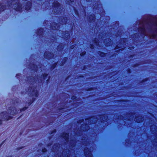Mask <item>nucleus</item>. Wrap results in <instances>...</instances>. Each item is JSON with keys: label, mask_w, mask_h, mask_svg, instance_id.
Wrapping results in <instances>:
<instances>
[{"label": "nucleus", "mask_w": 157, "mask_h": 157, "mask_svg": "<svg viewBox=\"0 0 157 157\" xmlns=\"http://www.w3.org/2000/svg\"><path fill=\"white\" fill-rule=\"evenodd\" d=\"M84 144H85V146H87L88 145H89V144H90V143L88 141H87L86 140L84 142Z\"/></svg>", "instance_id": "5701e85b"}, {"label": "nucleus", "mask_w": 157, "mask_h": 157, "mask_svg": "<svg viewBox=\"0 0 157 157\" xmlns=\"http://www.w3.org/2000/svg\"><path fill=\"white\" fill-rule=\"evenodd\" d=\"M91 17H92V19H90V20L93 21V20H94L95 19V17H94L93 16H91L90 18H91Z\"/></svg>", "instance_id": "393cba45"}, {"label": "nucleus", "mask_w": 157, "mask_h": 157, "mask_svg": "<svg viewBox=\"0 0 157 157\" xmlns=\"http://www.w3.org/2000/svg\"><path fill=\"white\" fill-rule=\"evenodd\" d=\"M6 6L5 7L3 6V5H2L0 4V10L2 11L4 9H6Z\"/></svg>", "instance_id": "6ab92c4d"}, {"label": "nucleus", "mask_w": 157, "mask_h": 157, "mask_svg": "<svg viewBox=\"0 0 157 157\" xmlns=\"http://www.w3.org/2000/svg\"><path fill=\"white\" fill-rule=\"evenodd\" d=\"M5 140H4V141H3L2 143L0 144V148L1 147V146H2V145L4 144V143H5Z\"/></svg>", "instance_id": "a878e982"}, {"label": "nucleus", "mask_w": 157, "mask_h": 157, "mask_svg": "<svg viewBox=\"0 0 157 157\" xmlns=\"http://www.w3.org/2000/svg\"><path fill=\"white\" fill-rule=\"evenodd\" d=\"M53 6L57 9H61V6L59 3L57 1L53 3Z\"/></svg>", "instance_id": "4468645a"}, {"label": "nucleus", "mask_w": 157, "mask_h": 157, "mask_svg": "<svg viewBox=\"0 0 157 157\" xmlns=\"http://www.w3.org/2000/svg\"><path fill=\"white\" fill-rule=\"evenodd\" d=\"M43 145V144L41 143H39L38 144V146L39 147H41Z\"/></svg>", "instance_id": "c85d7f7f"}, {"label": "nucleus", "mask_w": 157, "mask_h": 157, "mask_svg": "<svg viewBox=\"0 0 157 157\" xmlns=\"http://www.w3.org/2000/svg\"><path fill=\"white\" fill-rule=\"evenodd\" d=\"M156 136H157V134H156Z\"/></svg>", "instance_id": "603ef678"}, {"label": "nucleus", "mask_w": 157, "mask_h": 157, "mask_svg": "<svg viewBox=\"0 0 157 157\" xmlns=\"http://www.w3.org/2000/svg\"><path fill=\"white\" fill-rule=\"evenodd\" d=\"M97 118H95V117H92L89 119H85V121H88V124H93L95 123L98 121Z\"/></svg>", "instance_id": "1a4fd4ad"}, {"label": "nucleus", "mask_w": 157, "mask_h": 157, "mask_svg": "<svg viewBox=\"0 0 157 157\" xmlns=\"http://www.w3.org/2000/svg\"><path fill=\"white\" fill-rule=\"evenodd\" d=\"M27 108L26 107L24 108L23 109H21L20 110V112L22 111H24Z\"/></svg>", "instance_id": "bb28decb"}, {"label": "nucleus", "mask_w": 157, "mask_h": 157, "mask_svg": "<svg viewBox=\"0 0 157 157\" xmlns=\"http://www.w3.org/2000/svg\"><path fill=\"white\" fill-rule=\"evenodd\" d=\"M72 142L70 143L69 145V147L71 150L76 145L75 140H71Z\"/></svg>", "instance_id": "f8f14e48"}, {"label": "nucleus", "mask_w": 157, "mask_h": 157, "mask_svg": "<svg viewBox=\"0 0 157 157\" xmlns=\"http://www.w3.org/2000/svg\"><path fill=\"white\" fill-rule=\"evenodd\" d=\"M40 32L41 33V32H42V33H43V29H40Z\"/></svg>", "instance_id": "f704fd0d"}, {"label": "nucleus", "mask_w": 157, "mask_h": 157, "mask_svg": "<svg viewBox=\"0 0 157 157\" xmlns=\"http://www.w3.org/2000/svg\"><path fill=\"white\" fill-rule=\"evenodd\" d=\"M85 53H86L85 52H84L82 53H81L80 55L81 56H82L84 55L85 54Z\"/></svg>", "instance_id": "7c9ffc66"}, {"label": "nucleus", "mask_w": 157, "mask_h": 157, "mask_svg": "<svg viewBox=\"0 0 157 157\" xmlns=\"http://www.w3.org/2000/svg\"><path fill=\"white\" fill-rule=\"evenodd\" d=\"M47 74H44V75H43V76L44 78L45 77H46V76H47Z\"/></svg>", "instance_id": "473e14b6"}, {"label": "nucleus", "mask_w": 157, "mask_h": 157, "mask_svg": "<svg viewBox=\"0 0 157 157\" xmlns=\"http://www.w3.org/2000/svg\"><path fill=\"white\" fill-rule=\"evenodd\" d=\"M84 123V121L83 120H80L79 121H78V124H81L82 125Z\"/></svg>", "instance_id": "412c9836"}, {"label": "nucleus", "mask_w": 157, "mask_h": 157, "mask_svg": "<svg viewBox=\"0 0 157 157\" xmlns=\"http://www.w3.org/2000/svg\"><path fill=\"white\" fill-rule=\"evenodd\" d=\"M62 155L63 157H70L71 155L70 150L67 149L62 151Z\"/></svg>", "instance_id": "6e6552de"}, {"label": "nucleus", "mask_w": 157, "mask_h": 157, "mask_svg": "<svg viewBox=\"0 0 157 157\" xmlns=\"http://www.w3.org/2000/svg\"><path fill=\"white\" fill-rule=\"evenodd\" d=\"M137 151H136L134 153H133L134 155L135 156H138L139 155L141 154V152L140 151L138 152L137 153L136 152Z\"/></svg>", "instance_id": "aec40b11"}, {"label": "nucleus", "mask_w": 157, "mask_h": 157, "mask_svg": "<svg viewBox=\"0 0 157 157\" xmlns=\"http://www.w3.org/2000/svg\"><path fill=\"white\" fill-rule=\"evenodd\" d=\"M131 48H132V49H133V48H134V47H132Z\"/></svg>", "instance_id": "79ce46f5"}, {"label": "nucleus", "mask_w": 157, "mask_h": 157, "mask_svg": "<svg viewBox=\"0 0 157 157\" xmlns=\"http://www.w3.org/2000/svg\"><path fill=\"white\" fill-rule=\"evenodd\" d=\"M47 149L45 148V147H43L42 149V152L43 153H46L47 152Z\"/></svg>", "instance_id": "4be33fe9"}, {"label": "nucleus", "mask_w": 157, "mask_h": 157, "mask_svg": "<svg viewBox=\"0 0 157 157\" xmlns=\"http://www.w3.org/2000/svg\"><path fill=\"white\" fill-rule=\"evenodd\" d=\"M23 148V147H17V150H19L22 148Z\"/></svg>", "instance_id": "c756f323"}, {"label": "nucleus", "mask_w": 157, "mask_h": 157, "mask_svg": "<svg viewBox=\"0 0 157 157\" xmlns=\"http://www.w3.org/2000/svg\"><path fill=\"white\" fill-rule=\"evenodd\" d=\"M31 104V103H29V105H30Z\"/></svg>", "instance_id": "de8ad7c7"}, {"label": "nucleus", "mask_w": 157, "mask_h": 157, "mask_svg": "<svg viewBox=\"0 0 157 157\" xmlns=\"http://www.w3.org/2000/svg\"><path fill=\"white\" fill-rule=\"evenodd\" d=\"M60 137L61 138L63 139L66 142H68L69 137V134L68 132H63L60 135Z\"/></svg>", "instance_id": "0eeeda50"}, {"label": "nucleus", "mask_w": 157, "mask_h": 157, "mask_svg": "<svg viewBox=\"0 0 157 157\" xmlns=\"http://www.w3.org/2000/svg\"><path fill=\"white\" fill-rule=\"evenodd\" d=\"M130 129H131L132 128H130ZM132 129H136L137 130H138V129H143V130H146V129H150L151 130L152 129H154V130H157V128H132Z\"/></svg>", "instance_id": "f3484780"}, {"label": "nucleus", "mask_w": 157, "mask_h": 157, "mask_svg": "<svg viewBox=\"0 0 157 157\" xmlns=\"http://www.w3.org/2000/svg\"><path fill=\"white\" fill-rule=\"evenodd\" d=\"M58 156H59V157H59V155Z\"/></svg>", "instance_id": "5fc2aeb1"}, {"label": "nucleus", "mask_w": 157, "mask_h": 157, "mask_svg": "<svg viewBox=\"0 0 157 157\" xmlns=\"http://www.w3.org/2000/svg\"><path fill=\"white\" fill-rule=\"evenodd\" d=\"M28 90L31 96H34L35 97L38 96V91L36 87L30 88Z\"/></svg>", "instance_id": "423d86ee"}, {"label": "nucleus", "mask_w": 157, "mask_h": 157, "mask_svg": "<svg viewBox=\"0 0 157 157\" xmlns=\"http://www.w3.org/2000/svg\"><path fill=\"white\" fill-rule=\"evenodd\" d=\"M16 110L15 108H10L8 110V113H6V112H2L0 113V124H2V120L8 121L12 118V117L10 115L14 116L16 115Z\"/></svg>", "instance_id": "f257e3e1"}, {"label": "nucleus", "mask_w": 157, "mask_h": 157, "mask_svg": "<svg viewBox=\"0 0 157 157\" xmlns=\"http://www.w3.org/2000/svg\"><path fill=\"white\" fill-rule=\"evenodd\" d=\"M63 109H61V108H59V110L60 111V112H62L63 110Z\"/></svg>", "instance_id": "2f4dec72"}, {"label": "nucleus", "mask_w": 157, "mask_h": 157, "mask_svg": "<svg viewBox=\"0 0 157 157\" xmlns=\"http://www.w3.org/2000/svg\"><path fill=\"white\" fill-rule=\"evenodd\" d=\"M143 120V117L141 116H138L135 118V121L137 122H142Z\"/></svg>", "instance_id": "ddd939ff"}, {"label": "nucleus", "mask_w": 157, "mask_h": 157, "mask_svg": "<svg viewBox=\"0 0 157 157\" xmlns=\"http://www.w3.org/2000/svg\"><path fill=\"white\" fill-rule=\"evenodd\" d=\"M87 126H86V127H87Z\"/></svg>", "instance_id": "864d4df0"}, {"label": "nucleus", "mask_w": 157, "mask_h": 157, "mask_svg": "<svg viewBox=\"0 0 157 157\" xmlns=\"http://www.w3.org/2000/svg\"><path fill=\"white\" fill-rule=\"evenodd\" d=\"M12 157V156H7V157Z\"/></svg>", "instance_id": "37998d69"}, {"label": "nucleus", "mask_w": 157, "mask_h": 157, "mask_svg": "<svg viewBox=\"0 0 157 157\" xmlns=\"http://www.w3.org/2000/svg\"><path fill=\"white\" fill-rule=\"evenodd\" d=\"M105 55V54L104 53H102L101 54V56H104Z\"/></svg>", "instance_id": "c9c22d12"}, {"label": "nucleus", "mask_w": 157, "mask_h": 157, "mask_svg": "<svg viewBox=\"0 0 157 157\" xmlns=\"http://www.w3.org/2000/svg\"><path fill=\"white\" fill-rule=\"evenodd\" d=\"M69 34L68 33L67 35V36H69Z\"/></svg>", "instance_id": "a18cd8bd"}, {"label": "nucleus", "mask_w": 157, "mask_h": 157, "mask_svg": "<svg viewBox=\"0 0 157 157\" xmlns=\"http://www.w3.org/2000/svg\"><path fill=\"white\" fill-rule=\"evenodd\" d=\"M70 2H73V0H70Z\"/></svg>", "instance_id": "58836bf2"}, {"label": "nucleus", "mask_w": 157, "mask_h": 157, "mask_svg": "<svg viewBox=\"0 0 157 157\" xmlns=\"http://www.w3.org/2000/svg\"><path fill=\"white\" fill-rule=\"evenodd\" d=\"M117 128L118 129H122L123 128Z\"/></svg>", "instance_id": "ea45409f"}, {"label": "nucleus", "mask_w": 157, "mask_h": 157, "mask_svg": "<svg viewBox=\"0 0 157 157\" xmlns=\"http://www.w3.org/2000/svg\"><path fill=\"white\" fill-rule=\"evenodd\" d=\"M140 24L141 27H140L139 29V31L140 32L141 34L145 36L148 35L146 33L145 22L143 21L141 22L140 23Z\"/></svg>", "instance_id": "20e7f679"}, {"label": "nucleus", "mask_w": 157, "mask_h": 157, "mask_svg": "<svg viewBox=\"0 0 157 157\" xmlns=\"http://www.w3.org/2000/svg\"><path fill=\"white\" fill-rule=\"evenodd\" d=\"M107 117L105 116H102L100 117L101 121L102 122H105L107 120Z\"/></svg>", "instance_id": "dca6fc26"}, {"label": "nucleus", "mask_w": 157, "mask_h": 157, "mask_svg": "<svg viewBox=\"0 0 157 157\" xmlns=\"http://www.w3.org/2000/svg\"><path fill=\"white\" fill-rule=\"evenodd\" d=\"M83 151L85 157H93L91 151L87 147H85L83 148Z\"/></svg>", "instance_id": "39448f33"}, {"label": "nucleus", "mask_w": 157, "mask_h": 157, "mask_svg": "<svg viewBox=\"0 0 157 157\" xmlns=\"http://www.w3.org/2000/svg\"><path fill=\"white\" fill-rule=\"evenodd\" d=\"M153 145L154 146H156V145H155V144H153Z\"/></svg>", "instance_id": "a19ab883"}, {"label": "nucleus", "mask_w": 157, "mask_h": 157, "mask_svg": "<svg viewBox=\"0 0 157 157\" xmlns=\"http://www.w3.org/2000/svg\"><path fill=\"white\" fill-rule=\"evenodd\" d=\"M153 142H154L153 140L152 141V143H153Z\"/></svg>", "instance_id": "8fccbe9b"}, {"label": "nucleus", "mask_w": 157, "mask_h": 157, "mask_svg": "<svg viewBox=\"0 0 157 157\" xmlns=\"http://www.w3.org/2000/svg\"><path fill=\"white\" fill-rule=\"evenodd\" d=\"M131 143L129 139H126L125 140V145L126 147L129 146L131 145Z\"/></svg>", "instance_id": "2eb2a0df"}, {"label": "nucleus", "mask_w": 157, "mask_h": 157, "mask_svg": "<svg viewBox=\"0 0 157 157\" xmlns=\"http://www.w3.org/2000/svg\"><path fill=\"white\" fill-rule=\"evenodd\" d=\"M74 48V47H73V46H71V48H72V49L73 48Z\"/></svg>", "instance_id": "4c0bfd02"}, {"label": "nucleus", "mask_w": 157, "mask_h": 157, "mask_svg": "<svg viewBox=\"0 0 157 157\" xmlns=\"http://www.w3.org/2000/svg\"><path fill=\"white\" fill-rule=\"evenodd\" d=\"M31 4L30 2H29V3H28V7H26L25 9L28 10L30 9L31 6Z\"/></svg>", "instance_id": "a211bd4d"}, {"label": "nucleus", "mask_w": 157, "mask_h": 157, "mask_svg": "<svg viewBox=\"0 0 157 157\" xmlns=\"http://www.w3.org/2000/svg\"><path fill=\"white\" fill-rule=\"evenodd\" d=\"M72 99H74V98H73V97H72Z\"/></svg>", "instance_id": "09e8293b"}, {"label": "nucleus", "mask_w": 157, "mask_h": 157, "mask_svg": "<svg viewBox=\"0 0 157 157\" xmlns=\"http://www.w3.org/2000/svg\"><path fill=\"white\" fill-rule=\"evenodd\" d=\"M56 131V129H54L52 132L51 134H52L54 132H55Z\"/></svg>", "instance_id": "72a5a7b5"}, {"label": "nucleus", "mask_w": 157, "mask_h": 157, "mask_svg": "<svg viewBox=\"0 0 157 157\" xmlns=\"http://www.w3.org/2000/svg\"><path fill=\"white\" fill-rule=\"evenodd\" d=\"M130 133H131V132H129L128 134V137H129V136H130Z\"/></svg>", "instance_id": "e433bc0d"}, {"label": "nucleus", "mask_w": 157, "mask_h": 157, "mask_svg": "<svg viewBox=\"0 0 157 157\" xmlns=\"http://www.w3.org/2000/svg\"><path fill=\"white\" fill-rule=\"evenodd\" d=\"M22 134V133L21 132H20V135H21Z\"/></svg>", "instance_id": "c03bdc74"}, {"label": "nucleus", "mask_w": 157, "mask_h": 157, "mask_svg": "<svg viewBox=\"0 0 157 157\" xmlns=\"http://www.w3.org/2000/svg\"><path fill=\"white\" fill-rule=\"evenodd\" d=\"M55 8H55V10L56 9H57L55 7H54ZM60 9H57V10L56 11H55V10H53V11L54 13H57V11H58Z\"/></svg>", "instance_id": "cd10ccee"}, {"label": "nucleus", "mask_w": 157, "mask_h": 157, "mask_svg": "<svg viewBox=\"0 0 157 157\" xmlns=\"http://www.w3.org/2000/svg\"><path fill=\"white\" fill-rule=\"evenodd\" d=\"M60 147L59 143H55L52 146V150L53 152H55L58 150Z\"/></svg>", "instance_id": "9d476101"}, {"label": "nucleus", "mask_w": 157, "mask_h": 157, "mask_svg": "<svg viewBox=\"0 0 157 157\" xmlns=\"http://www.w3.org/2000/svg\"><path fill=\"white\" fill-rule=\"evenodd\" d=\"M18 0H11V2L9 1L8 2L7 4L8 6H8L9 8L10 6H11L13 4L12 6L13 8L14 9L16 10L20 11L21 10L22 6L18 2H16L15 4L14 3V2L15 1L18 2Z\"/></svg>", "instance_id": "f03ea898"}, {"label": "nucleus", "mask_w": 157, "mask_h": 157, "mask_svg": "<svg viewBox=\"0 0 157 157\" xmlns=\"http://www.w3.org/2000/svg\"><path fill=\"white\" fill-rule=\"evenodd\" d=\"M95 43H96V44H97V42H95Z\"/></svg>", "instance_id": "3c124183"}, {"label": "nucleus", "mask_w": 157, "mask_h": 157, "mask_svg": "<svg viewBox=\"0 0 157 157\" xmlns=\"http://www.w3.org/2000/svg\"><path fill=\"white\" fill-rule=\"evenodd\" d=\"M52 145V142H50L47 144L46 146L47 147H50Z\"/></svg>", "instance_id": "b1692460"}, {"label": "nucleus", "mask_w": 157, "mask_h": 157, "mask_svg": "<svg viewBox=\"0 0 157 157\" xmlns=\"http://www.w3.org/2000/svg\"><path fill=\"white\" fill-rule=\"evenodd\" d=\"M44 55H45V56L46 55V53H45V54H44Z\"/></svg>", "instance_id": "49530a36"}, {"label": "nucleus", "mask_w": 157, "mask_h": 157, "mask_svg": "<svg viewBox=\"0 0 157 157\" xmlns=\"http://www.w3.org/2000/svg\"><path fill=\"white\" fill-rule=\"evenodd\" d=\"M61 129H62V128H60ZM63 129H68L69 130H70L71 129H72L73 128H63ZM73 129H80L81 130H94V129L95 128H73ZM96 129H98V130L99 129H103L104 130L106 128H95Z\"/></svg>", "instance_id": "9b49d317"}, {"label": "nucleus", "mask_w": 157, "mask_h": 157, "mask_svg": "<svg viewBox=\"0 0 157 157\" xmlns=\"http://www.w3.org/2000/svg\"><path fill=\"white\" fill-rule=\"evenodd\" d=\"M152 27H150V31L152 32V33L149 36L154 38L157 39V21L152 24Z\"/></svg>", "instance_id": "7ed1b4c3"}]
</instances>
